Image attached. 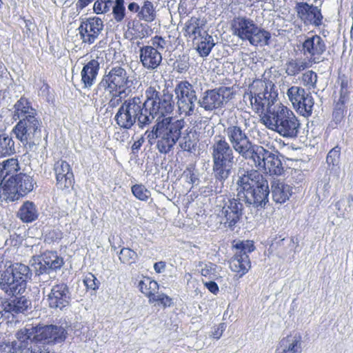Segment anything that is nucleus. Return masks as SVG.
<instances>
[{
	"mask_svg": "<svg viewBox=\"0 0 353 353\" xmlns=\"http://www.w3.org/2000/svg\"><path fill=\"white\" fill-rule=\"evenodd\" d=\"M243 172L239 175L236 181V196L248 207L264 208L270 194L268 181L258 170H243Z\"/></svg>",
	"mask_w": 353,
	"mask_h": 353,
	"instance_id": "f257e3e1",
	"label": "nucleus"
},
{
	"mask_svg": "<svg viewBox=\"0 0 353 353\" xmlns=\"http://www.w3.org/2000/svg\"><path fill=\"white\" fill-rule=\"evenodd\" d=\"M212 159V170L221 187L211 190L214 193L221 192L223 182L228 179L235 164L234 149L223 135H215L210 148Z\"/></svg>",
	"mask_w": 353,
	"mask_h": 353,
	"instance_id": "f03ea898",
	"label": "nucleus"
},
{
	"mask_svg": "<svg viewBox=\"0 0 353 353\" xmlns=\"http://www.w3.org/2000/svg\"><path fill=\"white\" fill-rule=\"evenodd\" d=\"M263 123L281 137L296 138L300 132L301 123L294 112L286 106L272 108L267 117H261Z\"/></svg>",
	"mask_w": 353,
	"mask_h": 353,
	"instance_id": "7ed1b4c3",
	"label": "nucleus"
},
{
	"mask_svg": "<svg viewBox=\"0 0 353 353\" xmlns=\"http://www.w3.org/2000/svg\"><path fill=\"white\" fill-rule=\"evenodd\" d=\"M19 335L27 339L30 345L36 346L44 352L37 344L54 345L61 343L65 341L68 331L67 326L63 325H28L19 330Z\"/></svg>",
	"mask_w": 353,
	"mask_h": 353,
	"instance_id": "20e7f679",
	"label": "nucleus"
},
{
	"mask_svg": "<svg viewBox=\"0 0 353 353\" xmlns=\"http://www.w3.org/2000/svg\"><path fill=\"white\" fill-rule=\"evenodd\" d=\"M117 124L121 128L129 130L137 121L140 127L151 123L147 108L139 97L125 100L115 114Z\"/></svg>",
	"mask_w": 353,
	"mask_h": 353,
	"instance_id": "39448f33",
	"label": "nucleus"
},
{
	"mask_svg": "<svg viewBox=\"0 0 353 353\" xmlns=\"http://www.w3.org/2000/svg\"><path fill=\"white\" fill-rule=\"evenodd\" d=\"M30 268L20 263L9 265L0 275V289L8 295H21L26 290L28 281L31 279Z\"/></svg>",
	"mask_w": 353,
	"mask_h": 353,
	"instance_id": "423d86ee",
	"label": "nucleus"
},
{
	"mask_svg": "<svg viewBox=\"0 0 353 353\" xmlns=\"http://www.w3.org/2000/svg\"><path fill=\"white\" fill-rule=\"evenodd\" d=\"M145 95L146 99L143 103L145 108H147L151 123L156 117L161 119L165 114L173 111L174 105L173 94L168 89L161 90L159 85H151L145 90Z\"/></svg>",
	"mask_w": 353,
	"mask_h": 353,
	"instance_id": "0eeeda50",
	"label": "nucleus"
},
{
	"mask_svg": "<svg viewBox=\"0 0 353 353\" xmlns=\"http://www.w3.org/2000/svg\"><path fill=\"white\" fill-rule=\"evenodd\" d=\"M133 81L126 69L121 65L112 67L106 71L102 79L94 89L93 95L101 98L105 91L130 92Z\"/></svg>",
	"mask_w": 353,
	"mask_h": 353,
	"instance_id": "6e6552de",
	"label": "nucleus"
},
{
	"mask_svg": "<svg viewBox=\"0 0 353 353\" xmlns=\"http://www.w3.org/2000/svg\"><path fill=\"white\" fill-rule=\"evenodd\" d=\"M158 121L161 139L157 149L160 153L167 154L173 149L181 136L185 121L170 117L158 119Z\"/></svg>",
	"mask_w": 353,
	"mask_h": 353,
	"instance_id": "1a4fd4ad",
	"label": "nucleus"
},
{
	"mask_svg": "<svg viewBox=\"0 0 353 353\" xmlns=\"http://www.w3.org/2000/svg\"><path fill=\"white\" fill-rule=\"evenodd\" d=\"M261 85L263 88L262 92L253 94L252 92H250L245 94L243 97L246 101H249L256 112H261L263 114L262 117H267L270 109L283 105L276 103L277 93L274 91V85L272 82L265 85L262 83Z\"/></svg>",
	"mask_w": 353,
	"mask_h": 353,
	"instance_id": "9d476101",
	"label": "nucleus"
},
{
	"mask_svg": "<svg viewBox=\"0 0 353 353\" xmlns=\"http://www.w3.org/2000/svg\"><path fill=\"white\" fill-rule=\"evenodd\" d=\"M41 122L37 117L19 121L12 132L24 146L30 149L39 145L41 139Z\"/></svg>",
	"mask_w": 353,
	"mask_h": 353,
	"instance_id": "9b49d317",
	"label": "nucleus"
},
{
	"mask_svg": "<svg viewBox=\"0 0 353 353\" xmlns=\"http://www.w3.org/2000/svg\"><path fill=\"white\" fill-rule=\"evenodd\" d=\"M234 256L230 261V268L232 271L244 275L250 268L251 263L249 253L255 249L253 241H238L233 244Z\"/></svg>",
	"mask_w": 353,
	"mask_h": 353,
	"instance_id": "f8f14e48",
	"label": "nucleus"
},
{
	"mask_svg": "<svg viewBox=\"0 0 353 353\" xmlns=\"http://www.w3.org/2000/svg\"><path fill=\"white\" fill-rule=\"evenodd\" d=\"M287 95L294 108L300 114L305 117L312 114L314 99L310 92L300 86L293 85L288 88Z\"/></svg>",
	"mask_w": 353,
	"mask_h": 353,
	"instance_id": "ddd939ff",
	"label": "nucleus"
},
{
	"mask_svg": "<svg viewBox=\"0 0 353 353\" xmlns=\"http://www.w3.org/2000/svg\"><path fill=\"white\" fill-rule=\"evenodd\" d=\"M241 199L236 198L228 199L224 202L218 215L221 218V222L225 226L233 229L240 221L243 214V204Z\"/></svg>",
	"mask_w": 353,
	"mask_h": 353,
	"instance_id": "4468645a",
	"label": "nucleus"
},
{
	"mask_svg": "<svg viewBox=\"0 0 353 353\" xmlns=\"http://www.w3.org/2000/svg\"><path fill=\"white\" fill-rule=\"evenodd\" d=\"M31 262L37 275L50 274V271H56L64 264L63 258L56 252L52 251L46 252L41 256H33Z\"/></svg>",
	"mask_w": 353,
	"mask_h": 353,
	"instance_id": "2eb2a0df",
	"label": "nucleus"
},
{
	"mask_svg": "<svg viewBox=\"0 0 353 353\" xmlns=\"http://www.w3.org/2000/svg\"><path fill=\"white\" fill-rule=\"evenodd\" d=\"M325 40L319 35L307 37L302 43L301 51L312 63H319L324 61L322 54L326 50Z\"/></svg>",
	"mask_w": 353,
	"mask_h": 353,
	"instance_id": "dca6fc26",
	"label": "nucleus"
},
{
	"mask_svg": "<svg viewBox=\"0 0 353 353\" xmlns=\"http://www.w3.org/2000/svg\"><path fill=\"white\" fill-rule=\"evenodd\" d=\"M103 22L99 17L88 18L78 28L80 38L84 44H93L103 30Z\"/></svg>",
	"mask_w": 353,
	"mask_h": 353,
	"instance_id": "f3484780",
	"label": "nucleus"
},
{
	"mask_svg": "<svg viewBox=\"0 0 353 353\" xmlns=\"http://www.w3.org/2000/svg\"><path fill=\"white\" fill-rule=\"evenodd\" d=\"M223 132L231 148L239 155L252 143L245 130L238 125H230L225 128Z\"/></svg>",
	"mask_w": 353,
	"mask_h": 353,
	"instance_id": "a211bd4d",
	"label": "nucleus"
},
{
	"mask_svg": "<svg viewBox=\"0 0 353 353\" xmlns=\"http://www.w3.org/2000/svg\"><path fill=\"white\" fill-rule=\"evenodd\" d=\"M48 305L50 308L63 310L67 307L71 301V295L68 286L64 283H57L52 286L47 295Z\"/></svg>",
	"mask_w": 353,
	"mask_h": 353,
	"instance_id": "6ab92c4d",
	"label": "nucleus"
},
{
	"mask_svg": "<svg viewBox=\"0 0 353 353\" xmlns=\"http://www.w3.org/2000/svg\"><path fill=\"white\" fill-rule=\"evenodd\" d=\"M56 176V185L60 190H66L72 187L74 181V174L70 164L62 159L58 160L54 165Z\"/></svg>",
	"mask_w": 353,
	"mask_h": 353,
	"instance_id": "aec40b11",
	"label": "nucleus"
},
{
	"mask_svg": "<svg viewBox=\"0 0 353 353\" xmlns=\"http://www.w3.org/2000/svg\"><path fill=\"white\" fill-rule=\"evenodd\" d=\"M19 334V330L16 334V341L3 342L0 345V353H43L40 348L30 345L29 341Z\"/></svg>",
	"mask_w": 353,
	"mask_h": 353,
	"instance_id": "412c9836",
	"label": "nucleus"
},
{
	"mask_svg": "<svg viewBox=\"0 0 353 353\" xmlns=\"http://www.w3.org/2000/svg\"><path fill=\"white\" fill-rule=\"evenodd\" d=\"M296 11L299 17L306 25L319 26L322 23L323 15L320 9L316 6L309 5L305 2H300L296 5Z\"/></svg>",
	"mask_w": 353,
	"mask_h": 353,
	"instance_id": "4be33fe9",
	"label": "nucleus"
},
{
	"mask_svg": "<svg viewBox=\"0 0 353 353\" xmlns=\"http://www.w3.org/2000/svg\"><path fill=\"white\" fill-rule=\"evenodd\" d=\"M268 150L253 142L241 153L240 156L245 160L251 161L252 165L258 170H261L265 164V159L270 155Z\"/></svg>",
	"mask_w": 353,
	"mask_h": 353,
	"instance_id": "5701e85b",
	"label": "nucleus"
},
{
	"mask_svg": "<svg viewBox=\"0 0 353 353\" xmlns=\"http://www.w3.org/2000/svg\"><path fill=\"white\" fill-rule=\"evenodd\" d=\"M255 22L245 16L234 17L231 21V30L232 34L241 40H248L256 29Z\"/></svg>",
	"mask_w": 353,
	"mask_h": 353,
	"instance_id": "b1692460",
	"label": "nucleus"
},
{
	"mask_svg": "<svg viewBox=\"0 0 353 353\" xmlns=\"http://www.w3.org/2000/svg\"><path fill=\"white\" fill-rule=\"evenodd\" d=\"M139 58L142 65L147 70H154L162 62V54L157 49L148 46L139 50Z\"/></svg>",
	"mask_w": 353,
	"mask_h": 353,
	"instance_id": "393cba45",
	"label": "nucleus"
},
{
	"mask_svg": "<svg viewBox=\"0 0 353 353\" xmlns=\"http://www.w3.org/2000/svg\"><path fill=\"white\" fill-rule=\"evenodd\" d=\"M302 339L299 334H290L282 338L276 348L275 353H301Z\"/></svg>",
	"mask_w": 353,
	"mask_h": 353,
	"instance_id": "a878e982",
	"label": "nucleus"
},
{
	"mask_svg": "<svg viewBox=\"0 0 353 353\" xmlns=\"http://www.w3.org/2000/svg\"><path fill=\"white\" fill-rule=\"evenodd\" d=\"M99 68V63L96 59H92L85 64L81 72L84 88H90L95 83Z\"/></svg>",
	"mask_w": 353,
	"mask_h": 353,
	"instance_id": "bb28decb",
	"label": "nucleus"
},
{
	"mask_svg": "<svg viewBox=\"0 0 353 353\" xmlns=\"http://www.w3.org/2000/svg\"><path fill=\"white\" fill-rule=\"evenodd\" d=\"M36 110L32 108L31 102L25 97H21L14 105L12 118L15 121L36 117Z\"/></svg>",
	"mask_w": 353,
	"mask_h": 353,
	"instance_id": "cd10ccee",
	"label": "nucleus"
},
{
	"mask_svg": "<svg viewBox=\"0 0 353 353\" xmlns=\"http://www.w3.org/2000/svg\"><path fill=\"white\" fill-rule=\"evenodd\" d=\"M17 181V174L6 178L3 181L0 188V193L6 201H14L20 199Z\"/></svg>",
	"mask_w": 353,
	"mask_h": 353,
	"instance_id": "c85d7f7f",
	"label": "nucleus"
},
{
	"mask_svg": "<svg viewBox=\"0 0 353 353\" xmlns=\"http://www.w3.org/2000/svg\"><path fill=\"white\" fill-rule=\"evenodd\" d=\"M198 103L205 110L212 111L223 106L220 96L215 89L208 90L199 99Z\"/></svg>",
	"mask_w": 353,
	"mask_h": 353,
	"instance_id": "c756f323",
	"label": "nucleus"
},
{
	"mask_svg": "<svg viewBox=\"0 0 353 353\" xmlns=\"http://www.w3.org/2000/svg\"><path fill=\"white\" fill-rule=\"evenodd\" d=\"M271 192L273 200L277 203H283L291 196V187L280 180L272 182Z\"/></svg>",
	"mask_w": 353,
	"mask_h": 353,
	"instance_id": "7c9ffc66",
	"label": "nucleus"
},
{
	"mask_svg": "<svg viewBox=\"0 0 353 353\" xmlns=\"http://www.w3.org/2000/svg\"><path fill=\"white\" fill-rule=\"evenodd\" d=\"M10 299L4 305V310L7 312H10L12 314L24 313L31 307V301L27 299L25 296L17 295Z\"/></svg>",
	"mask_w": 353,
	"mask_h": 353,
	"instance_id": "2f4dec72",
	"label": "nucleus"
},
{
	"mask_svg": "<svg viewBox=\"0 0 353 353\" xmlns=\"http://www.w3.org/2000/svg\"><path fill=\"white\" fill-rule=\"evenodd\" d=\"M310 66L311 63L305 59L289 58L284 65V69L288 76L295 77Z\"/></svg>",
	"mask_w": 353,
	"mask_h": 353,
	"instance_id": "473e14b6",
	"label": "nucleus"
},
{
	"mask_svg": "<svg viewBox=\"0 0 353 353\" xmlns=\"http://www.w3.org/2000/svg\"><path fill=\"white\" fill-rule=\"evenodd\" d=\"M268 156L265 159V164L261 170L270 175H281L284 172V168L279 157L272 152H270V155Z\"/></svg>",
	"mask_w": 353,
	"mask_h": 353,
	"instance_id": "72a5a7b5",
	"label": "nucleus"
},
{
	"mask_svg": "<svg viewBox=\"0 0 353 353\" xmlns=\"http://www.w3.org/2000/svg\"><path fill=\"white\" fill-rule=\"evenodd\" d=\"M39 214L36 205L29 201L24 202L17 212V216L23 223H32L38 219Z\"/></svg>",
	"mask_w": 353,
	"mask_h": 353,
	"instance_id": "f704fd0d",
	"label": "nucleus"
},
{
	"mask_svg": "<svg viewBox=\"0 0 353 353\" xmlns=\"http://www.w3.org/2000/svg\"><path fill=\"white\" fill-rule=\"evenodd\" d=\"M179 147L183 151L193 152L196 150L198 139L195 132L186 129L179 139Z\"/></svg>",
	"mask_w": 353,
	"mask_h": 353,
	"instance_id": "c9c22d12",
	"label": "nucleus"
},
{
	"mask_svg": "<svg viewBox=\"0 0 353 353\" xmlns=\"http://www.w3.org/2000/svg\"><path fill=\"white\" fill-rule=\"evenodd\" d=\"M15 152L14 142L6 132H0V157L10 156Z\"/></svg>",
	"mask_w": 353,
	"mask_h": 353,
	"instance_id": "e433bc0d",
	"label": "nucleus"
},
{
	"mask_svg": "<svg viewBox=\"0 0 353 353\" xmlns=\"http://www.w3.org/2000/svg\"><path fill=\"white\" fill-rule=\"evenodd\" d=\"M174 92L177 99L196 97L194 86L188 81H182L178 83Z\"/></svg>",
	"mask_w": 353,
	"mask_h": 353,
	"instance_id": "4c0bfd02",
	"label": "nucleus"
},
{
	"mask_svg": "<svg viewBox=\"0 0 353 353\" xmlns=\"http://www.w3.org/2000/svg\"><path fill=\"white\" fill-rule=\"evenodd\" d=\"M270 37L271 34L268 31L260 28L256 25V29L253 30V34H251L248 41L254 46H257L258 44L268 45Z\"/></svg>",
	"mask_w": 353,
	"mask_h": 353,
	"instance_id": "58836bf2",
	"label": "nucleus"
},
{
	"mask_svg": "<svg viewBox=\"0 0 353 353\" xmlns=\"http://www.w3.org/2000/svg\"><path fill=\"white\" fill-rule=\"evenodd\" d=\"M202 28L201 21L199 18L192 17L188 20L183 28L185 35L196 39L197 35L201 36V30Z\"/></svg>",
	"mask_w": 353,
	"mask_h": 353,
	"instance_id": "ea45409f",
	"label": "nucleus"
},
{
	"mask_svg": "<svg viewBox=\"0 0 353 353\" xmlns=\"http://www.w3.org/2000/svg\"><path fill=\"white\" fill-rule=\"evenodd\" d=\"M17 186L20 198L33 190L34 181L31 176L24 174H17Z\"/></svg>",
	"mask_w": 353,
	"mask_h": 353,
	"instance_id": "a19ab883",
	"label": "nucleus"
},
{
	"mask_svg": "<svg viewBox=\"0 0 353 353\" xmlns=\"http://www.w3.org/2000/svg\"><path fill=\"white\" fill-rule=\"evenodd\" d=\"M178 108L180 114H184L185 116H190L194 114L197 97L193 98H184L177 99Z\"/></svg>",
	"mask_w": 353,
	"mask_h": 353,
	"instance_id": "79ce46f5",
	"label": "nucleus"
},
{
	"mask_svg": "<svg viewBox=\"0 0 353 353\" xmlns=\"http://www.w3.org/2000/svg\"><path fill=\"white\" fill-rule=\"evenodd\" d=\"M215 43L211 35L206 34L201 36V41L198 43L196 50L201 57H207L211 52Z\"/></svg>",
	"mask_w": 353,
	"mask_h": 353,
	"instance_id": "37998d69",
	"label": "nucleus"
},
{
	"mask_svg": "<svg viewBox=\"0 0 353 353\" xmlns=\"http://www.w3.org/2000/svg\"><path fill=\"white\" fill-rule=\"evenodd\" d=\"M0 170L1 173L4 175V177L8 178L11 176H15L14 174L19 170V163L17 159L11 158L5 161L2 164H0Z\"/></svg>",
	"mask_w": 353,
	"mask_h": 353,
	"instance_id": "c03bdc74",
	"label": "nucleus"
},
{
	"mask_svg": "<svg viewBox=\"0 0 353 353\" xmlns=\"http://www.w3.org/2000/svg\"><path fill=\"white\" fill-rule=\"evenodd\" d=\"M138 17L146 22H152L155 19L156 12L152 2L145 1L138 13Z\"/></svg>",
	"mask_w": 353,
	"mask_h": 353,
	"instance_id": "a18cd8bd",
	"label": "nucleus"
},
{
	"mask_svg": "<svg viewBox=\"0 0 353 353\" xmlns=\"http://www.w3.org/2000/svg\"><path fill=\"white\" fill-rule=\"evenodd\" d=\"M139 288L143 294L150 299L152 296L155 295V292L158 290L159 285L157 281L147 279L139 282ZM150 301V299H149Z\"/></svg>",
	"mask_w": 353,
	"mask_h": 353,
	"instance_id": "49530a36",
	"label": "nucleus"
},
{
	"mask_svg": "<svg viewBox=\"0 0 353 353\" xmlns=\"http://www.w3.org/2000/svg\"><path fill=\"white\" fill-rule=\"evenodd\" d=\"M112 14L117 23H121L123 21L126 14L124 0H114Z\"/></svg>",
	"mask_w": 353,
	"mask_h": 353,
	"instance_id": "de8ad7c7",
	"label": "nucleus"
},
{
	"mask_svg": "<svg viewBox=\"0 0 353 353\" xmlns=\"http://www.w3.org/2000/svg\"><path fill=\"white\" fill-rule=\"evenodd\" d=\"M137 255L130 248H123L119 252V260L122 263L131 264L135 262Z\"/></svg>",
	"mask_w": 353,
	"mask_h": 353,
	"instance_id": "09e8293b",
	"label": "nucleus"
},
{
	"mask_svg": "<svg viewBox=\"0 0 353 353\" xmlns=\"http://www.w3.org/2000/svg\"><path fill=\"white\" fill-rule=\"evenodd\" d=\"M132 192L134 196L141 200L147 201L150 196V192L141 184H136L132 187Z\"/></svg>",
	"mask_w": 353,
	"mask_h": 353,
	"instance_id": "8fccbe9b",
	"label": "nucleus"
},
{
	"mask_svg": "<svg viewBox=\"0 0 353 353\" xmlns=\"http://www.w3.org/2000/svg\"><path fill=\"white\" fill-rule=\"evenodd\" d=\"M318 76L316 72L312 70H308L303 73L301 77V81L304 86L309 88H314L316 87Z\"/></svg>",
	"mask_w": 353,
	"mask_h": 353,
	"instance_id": "3c124183",
	"label": "nucleus"
},
{
	"mask_svg": "<svg viewBox=\"0 0 353 353\" xmlns=\"http://www.w3.org/2000/svg\"><path fill=\"white\" fill-rule=\"evenodd\" d=\"M189 67V57L187 55L179 56L174 63V68L179 73L186 72Z\"/></svg>",
	"mask_w": 353,
	"mask_h": 353,
	"instance_id": "603ef678",
	"label": "nucleus"
},
{
	"mask_svg": "<svg viewBox=\"0 0 353 353\" xmlns=\"http://www.w3.org/2000/svg\"><path fill=\"white\" fill-rule=\"evenodd\" d=\"M341 153V148L338 146L332 148L327 154L326 157V162L329 166L333 168L337 166L339 163V157Z\"/></svg>",
	"mask_w": 353,
	"mask_h": 353,
	"instance_id": "864d4df0",
	"label": "nucleus"
},
{
	"mask_svg": "<svg viewBox=\"0 0 353 353\" xmlns=\"http://www.w3.org/2000/svg\"><path fill=\"white\" fill-rule=\"evenodd\" d=\"M145 136L151 145L155 143L156 139H158L157 145L160 142L161 137L158 119H157V123L153 126L152 130L151 131H146Z\"/></svg>",
	"mask_w": 353,
	"mask_h": 353,
	"instance_id": "5fc2aeb1",
	"label": "nucleus"
},
{
	"mask_svg": "<svg viewBox=\"0 0 353 353\" xmlns=\"http://www.w3.org/2000/svg\"><path fill=\"white\" fill-rule=\"evenodd\" d=\"M108 92L109 95L111 97V99L108 103V105L110 108H116L120 104H122V98L123 97H126L129 92H121L119 93L118 91H106Z\"/></svg>",
	"mask_w": 353,
	"mask_h": 353,
	"instance_id": "6e6d98bb",
	"label": "nucleus"
},
{
	"mask_svg": "<svg viewBox=\"0 0 353 353\" xmlns=\"http://www.w3.org/2000/svg\"><path fill=\"white\" fill-rule=\"evenodd\" d=\"M216 265L212 263H208L201 265V274L202 276L209 279H213L216 277Z\"/></svg>",
	"mask_w": 353,
	"mask_h": 353,
	"instance_id": "4d7b16f0",
	"label": "nucleus"
},
{
	"mask_svg": "<svg viewBox=\"0 0 353 353\" xmlns=\"http://www.w3.org/2000/svg\"><path fill=\"white\" fill-rule=\"evenodd\" d=\"M339 79L341 81V96L340 101L342 103H344V99L347 97L350 91H349V83L350 82V79L345 75H342L339 77Z\"/></svg>",
	"mask_w": 353,
	"mask_h": 353,
	"instance_id": "13d9d810",
	"label": "nucleus"
},
{
	"mask_svg": "<svg viewBox=\"0 0 353 353\" xmlns=\"http://www.w3.org/2000/svg\"><path fill=\"white\" fill-rule=\"evenodd\" d=\"M215 90H216L218 95L220 96L223 105L224 103L232 98L233 92L232 89L230 87L222 86L219 88H216Z\"/></svg>",
	"mask_w": 353,
	"mask_h": 353,
	"instance_id": "bf43d9fd",
	"label": "nucleus"
},
{
	"mask_svg": "<svg viewBox=\"0 0 353 353\" xmlns=\"http://www.w3.org/2000/svg\"><path fill=\"white\" fill-rule=\"evenodd\" d=\"M83 283L88 289L95 290L99 288V282L92 273L89 272L85 276Z\"/></svg>",
	"mask_w": 353,
	"mask_h": 353,
	"instance_id": "052dcab7",
	"label": "nucleus"
},
{
	"mask_svg": "<svg viewBox=\"0 0 353 353\" xmlns=\"http://www.w3.org/2000/svg\"><path fill=\"white\" fill-rule=\"evenodd\" d=\"M150 47H154L161 52L164 50L167 46V41L161 36H155L150 40Z\"/></svg>",
	"mask_w": 353,
	"mask_h": 353,
	"instance_id": "680f3d73",
	"label": "nucleus"
},
{
	"mask_svg": "<svg viewBox=\"0 0 353 353\" xmlns=\"http://www.w3.org/2000/svg\"><path fill=\"white\" fill-rule=\"evenodd\" d=\"M150 302H159L164 307H169L172 303V299L164 294H159L152 296L150 298Z\"/></svg>",
	"mask_w": 353,
	"mask_h": 353,
	"instance_id": "e2e57ef3",
	"label": "nucleus"
},
{
	"mask_svg": "<svg viewBox=\"0 0 353 353\" xmlns=\"http://www.w3.org/2000/svg\"><path fill=\"white\" fill-rule=\"evenodd\" d=\"M225 328L226 325L224 323L219 324V325L216 327H214V330L212 332L211 336L216 339H220Z\"/></svg>",
	"mask_w": 353,
	"mask_h": 353,
	"instance_id": "0e129e2a",
	"label": "nucleus"
},
{
	"mask_svg": "<svg viewBox=\"0 0 353 353\" xmlns=\"http://www.w3.org/2000/svg\"><path fill=\"white\" fill-rule=\"evenodd\" d=\"M23 21L25 23V28H26L24 33L27 35L28 37H30V34L32 33V31L34 30V26L30 20H23Z\"/></svg>",
	"mask_w": 353,
	"mask_h": 353,
	"instance_id": "69168bd1",
	"label": "nucleus"
},
{
	"mask_svg": "<svg viewBox=\"0 0 353 353\" xmlns=\"http://www.w3.org/2000/svg\"><path fill=\"white\" fill-rule=\"evenodd\" d=\"M204 284L208 290L213 294H216L219 291V287L214 281L205 282Z\"/></svg>",
	"mask_w": 353,
	"mask_h": 353,
	"instance_id": "338daca9",
	"label": "nucleus"
},
{
	"mask_svg": "<svg viewBox=\"0 0 353 353\" xmlns=\"http://www.w3.org/2000/svg\"><path fill=\"white\" fill-rule=\"evenodd\" d=\"M166 263L164 261L157 262L154 264V270L157 273H162L165 271Z\"/></svg>",
	"mask_w": 353,
	"mask_h": 353,
	"instance_id": "774afa93",
	"label": "nucleus"
}]
</instances>
